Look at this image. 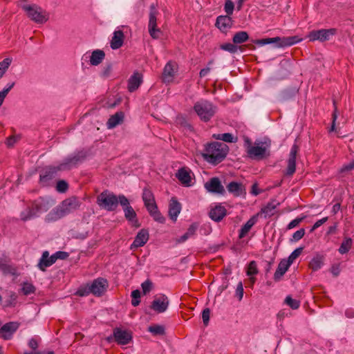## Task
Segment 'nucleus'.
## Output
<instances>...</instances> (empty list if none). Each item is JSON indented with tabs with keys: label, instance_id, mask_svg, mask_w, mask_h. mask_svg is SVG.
Returning a JSON list of instances; mask_svg holds the SVG:
<instances>
[{
	"label": "nucleus",
	"instance_id": "42",
	"mask_svg": "<svg viewBox=\"0 0 354 354\" xmlns=\"http://www.w3.org/2000/svg\"><path fill=\"white\" fill-rule=\"evenodd\" d=\"M91 287L89 283H87L83 286H81L75 292V295L80 297H86L88 295L91 294V291H90Z\"/></svg>",
	"mask_w": 354,
	"mask_h": 354
},
{
	"label": "nucleus",
	"instance_id": "60",
	"mask_svg": "<svg viewBox=\"0 0 354 354\" xmlns=\"http://www.w3.org/2000/svg\"><path fill=\"white\" fill-rule=\"evenodd\" d=\"M304 234H305V230L304 228H301L299 230L296 231L292 234V241H298L304 237Z\"/></svg>",
	"mask_w": 354,
	"mask_h": 354
},
{
	"label": "nucleus",
	"instance_id": "37",
	"mask_svg": "<svg viewBox=\"0 0 354 354\" xmlns=\"http://www.w3.org/2000/svg\"><path fill=\"white\" fill-rule=\"evenodd\" d=\"M52 265L49 261V252L48 251H44L42 253L37 266L41 271H45L46 268Z\"/></svg>",
	"mask_w": 354,
	"mask_h": 354
},
{
	"label": "nucleus",
	"instance_id": "52",
	"mask_svg": "<svg viewBox=\"0 0 354 354\" xmlns=\"http://www.w3.org/2000/svg\"><path fill=\"white\" fill-rule=\"evenodd\" d=\"M68 189V184L64 180H60L57 182L56 189L58 192L65 193Z\"/></svg>",
	"mask_w": 354,
	"mask_h": 354
},
{
	"label": "nucleus",
	"instance_id": "40",
	"mask_svg": "<svg viewBox=\"0 0 354 354\" xmlns=\"http://www.w3.org/2000/svg\"><path fill=\"white\" fill-rule=\"evenodd\" d=\"M352 246V239L351 238H346L341 243L338 251L340 254H344L347 253Z\"/></svg>",
	"mask_w": 354,
	"mask_h": 354
},
{
	"label": "nucleus",
	"instance_id": "51",
	"mask_svg": "<svg viewBox=\"0 0 354 354\" xmlns=\"http://www.w3.org/2000/svg\"><path fill=\"white\" fill-rule=\"evenodd\" d=\"M131 304L133 306L136 307L137 306L139 305L140 301V292L139 290H133L131 292Z\"/></svg>",
	"mask_w": 354,
	"mask_h": 354
},
{
	"label": "nucleus",
	"instance_id": "64",
	"mask_svg": "<svg viewBox=\"0 0 354 354\" xmlns=\"http://www.w3.org/2000/svg\"><path fill=\"white\" fill-rule=\"evenodd\" d=\"M236 295L238 297L239 300L241 301L243 296V286L241 281H239L237 284L236 289Z\"/></svg>",
	"mask_w": 354,
	"mask_h": 354
},
{
	"label": "nucleus",
	"instance_id": "6",
	"mask_svg": "<svg viewBox=\"0 0 354 354\" xmlns=\"http://www.w3.org/2000/svg\"><path fill=\"white\" fill-rule=\"evenodd\" d=\"M301 41V39L298 36H291V37H276L273 38H265L261 39H256L253 40L254 44L259 45H266L270 44H275L277 47L283 48L287 46H290L294 44H296Z\"/></svg>",
	"mask_w": 354,
	"mask_h": 354
},
{
	"label": "nucleus",
	"instance_id": "29",
	"mask_svg": "<svg viewBox=\"0 0 354 354\" xmlns=\"http://www.w3.org/2000/svg\"><path fill=\"white\" fill-rule=\"evenodd\" d=\"M257 221V216H252L240 229L239 233V238H244L246 236V234L249 232V231L251 230L252 226L255 225Z\"/></svg>",
	"mask_w": 354,
	"mask_h": 354
},
{
	"label": "nucleus",
	"instance_id": "44",
	"mask_svg": "<svg viewBox=\"0 0 354 354\" xmlns=\"http://www.w3.org/2000/svg\"><path fill=\"white\" fill-rule=\"evenodd\" d=\"M35 287L31 283L24 282L22 284L21 292L24 295H28L35 293Z\"/></svg>",
	"mask_w": 354,
	"mask_h": 354
},
{
	"label": "nucleus",
	"instance_id": "22",
	"mask_svg": "<svg viewBox=\"0 0 354 354\" xmlns=\"http://www.w3.org/2000/svg\"><path fill=\"white\" fill-rule=\"evenodd\" d=\"M298 88L290 87L282 91L278 95V100L280 102H287L293 100L298 93Z\"/></svg>",
	"mask_w": 354,
	"mask_h": 354
},
{
	"label": "nucleus",
	"instance_id": "32",
	"mask_svg": "<svg viewBox=\"0 0 354 354\" xmlns=\"http://www.w3.org/2000/svg\"><path fill=\"white\" fill-rule=\"evenodd\" d=\"M228 192L232 194L234 196H241L244 191L243 186L241 183L237 182H231L227 185Z\"/></svg>",
	"mask_w": 354,
	"mask_h": 354
},
{
	"label": "nucleus",
	"instance_id": "13",
	"mask_svg": "<svg viewBox=\"0 0 354 354\" xmlns=\"http://www.w3.org/2000/svg\"><path fill=\"white\" fill-rule=\"evenodd\" d=\"M19 323L17 322H10L5 324L0 328V337L5 340L10 339L13 334L19 327Z\"/></svg>",
	"mask_w": 354,
	"mask_h": 354
},
{
	"label": "nucleus",
	"instance_id": "5",
	"mask_svg": "<svg viewBox=\"0 0 354 354\" xmlns=\"http://www.w3.org/2000/svg\"><path fill=\"white\" fill-rule=\"evenodd\" d=\"M194 110L203 122H208L216 113V107L207 100H201L196 102Z\"/></svg>",
	"mask_w": 354,
	"mask_h": 354
},
{
	"label": "nucleus",
	"instance_id": "16",
	"mask_svg": "<svg viewBox=\"0 0 354 354\" xmlns=\"http://www.w3.org/2000/svg\"><path fill=\"white\" fill-rule=\"evenodd\" d=\"M299 151V147L297 145H293L291 147L289 157L288 159V166L286 172V176H291L294 174L296 170V158Z\"/></svg>",
	"mask_w": 354,
	"mask_h": 354
},
{
	"label": "nucleus",
	"instance_id": "50",
	"mask_svg": "<svg viewBox=\"0 0 354 354\" xmlns=\"http://www.w3.org/2000/svg\"><path fill=\"white\" fill-rule=\"evenodd\" d=\"M303 250L302 248H298L295 249L288 257L286 261L291 265L294 261L301 254Z\"/></svg>",
	"mask_w": 354,
	"mask_h": 354
},
{
	"label": "nucleus",
	"instance_id": "48",
	"mask_svg": "<svg viewBox=\"0 0 354 354\" xmlns=\"http://www.w3.org/2000/svg\"><path fill=\"white\" fill-rule=\"evenodd\" d=\"M220 48L221 49L227 51L230 53H235L238 50V47L236 46V44L231 43L223 44L221 45Z\"/></svg>",
	"mask_w": 354,
	"mask_h": 354
},
{
	"label": "nucleus",
	"instance_id": "57",
	"mask_svg": "<svg viewBox=\"0 0 354 354\" xmlns=\"http://www.w3.org/2000/svg\"><path fill=\"white\" fill-rule=\"evenodd\" d=\"M210 317V310L208 308H205L202 312V319L205 326H207L209 324Z\"/></svg>",
	"mask_w": 354,
	"mask_h": 354
},
{
	"label": "nucleus",
	"instance_id": "8",
	"mask_svg": "<svg viewBox=\"0 0 354 354\" xmlns=\"http://www.w3.org/2000/svg\"><path fill=\"white\" fill-rule=\"evenodd\" d=\"M87 151L84 149L75 151L73 153L66 157L59 164V169L70 170L73 167H76L80 163L83 162L87 157Z\"/></svg>",
	"mask_w": 354,
	"mask_h": 354
},
{
	"label": "nucleus",
	"instance_id": "56",
	"mask_svg": "<svg viewBox=\"0 0 354 354\" xmlns=\"http://www.w3.org/2000/svg\"><path fill=\"white\" fill-rule=\"evenodd\" d=\"M152 282L150 280L147 279L144 281L141 285L143 294L146 295L147 293L149 292L152 288Z\"/></svg>",
	"mask_w": 354,
	"mask_h": 354
},
{
	"label": "nucleus",
	"instance_id": "18",
	"mask_svg": "<svg viewBox=\"0 0 354 354\" xmlns=\"http://www.w3.org/2000/svg\"><path fill=\"white\" fill-rule=\"evenodd\" d=\"M205 189L211 193L223 195L225 192L224 187L217 177L212 178L205 184Z\"/></svg>",
	"mask_w": 354,
	"mask_h": 354
},
{
	"label": "nucleus",
	"instance_id": "20",
	"mask_svg": "<svg viewBox=\"0 0 354 354\" xmlns=\"http://www.w3.org/2000/svg\"><path fill=\"white\" fill-rule=\"evenodd\" d=\"M233 21L229 15H221L216 18V26L223 32H226L232 26Z\"/></svg>",
	"mask_w": 354,
	"mask_h": 354
},
{
	"label": "nucleus",
	"instance_id": "47",
	"mask_svg": "<svg viewBox=\"0 0 354 354\" xmlns=\"http://www.w3.org/2000/svg\"><path fill=\"white\" fill-rule=\"evenodd\" d=\"M176 122L180 125L181 127L189 130L192 131V126L187 122L186 118L182 115L178 116L176 118Z\"/></svg>",
	"mask_w": 354,
	"mask_h": 354
},
{
	"label": "nucleus",
	"instance_id": "55",
	"mask_svg": "<svg viewBox=\"0 0 354 354\" xmlns=\"http://www.w3.org/2000/svg\"><path fill=\"white\" fill-rule=\"evenodd\" d=\"M0 269L6 274H14L15 271L11 266L3 262H0Z\"/></svg>",
	"mask_w": 354,
	"mask_h": 354
},
{
	"label": "nucleus",
	"instance_id": "53",
	"mask_svg": "<svg viewBox=\"0 0 354 354\" xmlns=\"http://www.w3.org/2000/svg\"><path fill=\"white\" fill-rule=\"evenodd\" d=\"M234 8V4L231 0H226L224 6V10L226 15L230 16L232 15Z\"/></svg>",
	"mask_w": 354,
	"mask_h": 354
},
{
	"label": "nucleus",
	"instance_id": "11",
	"mask_svg": "<svg viewBox=\"0 0 354 354\" xmlns=\"http://www.w3.org/2000/svg\"><path fill=\"white\" fill-rule=\"evenodd\" d=\"M91 294L95 297L102 296L107 290L109 282L106 279L98 277L89 283Z\"/></svg>",
	"mask_w": 354,
	"mask_h": 354
},
{
	"label": "nucleus",
	"instance_id": "24",
	"mask_svg": "<svg viewBox=\"0 0 354 354\" xmlns=\"http://www.w3.org/2000/svg\"><path fill=\"white\" fill-rule=\"evenodd\" d=\"M142 82V75L134 73L128 80V90L129 92L136 91Z\"/></svg>",
	"mask_w": 354,
	"mask_h": 354
},
{
	"label": "nucleus",
	"instance_id": "7",
	"mask_svg": "<svg viewBox=\"0 0 354 354\" xmlns=\"http://www.w3.org/2000/svg\"><path fill=\"white\" fill-rule=\"evenodd\" d=\"M21 8L26 12L28 17L37 24H43L48 20V12L35 4H24L21 6Z\"/></svg>",
	"mask_w": 354,
	"mask_h": 354
},
{
	"label": "nucleus",
	"instance_id": "43",
	"mask_svg": "<svg viewBox=\"0 0 354 354\" xmlns=\"http://www.w3.org/2000/svg\"><path fill=\"white\" fill-rule=\"evenodd\" d=\"M284 303L290 306L292 310L298 309L300 306V301L297 299H292L290 295L286 297Z\"/></svg>",
	"mask_w": 354,
	"mask_h": 354
},
{
	"label": "nucleus",
	"instance_id": "9",
	"mask_svg": "<svg viewBox=\"0 0 354 354\" xmlns=\"http://www.w3.org/2000/svg\"><path fill=\"white\" fill-rule=\"evenodd\" d=\"M97 204L107 211H114L118 205V197L107 191L102 192L97 198Z\"/></svg>",
	"mask_w": 354,
	"mask_h": 354
},
{
	"label": "nucleus",
	"instance_id": "59",
	"mask_svg": "<svg viewBox=\"0 0 354 354\" xmlns=\"http://www.w3.org/2000/svg\"><path fill=\"white\" fill-rule=\"evenodd\" d=\"M333 104H334V106H335V109H334V111L332 114V124H331V127H330V131H335V122H336V120H337V106L335 105V101L333 100Z\"/></svg>",
	"mask_w": 354,
	"mask_h": 354
},
{
	"label": "nucleus",
	"instance_id": "34",
	"mask_svg": "<svg viewBox=\"0 0 354 354\" xmlns=\"http://www.w3.org/2000/svg\"><path fill=\"white\" fill-rule=\"evenodd\" d=\"M105 53L102 50H95L92 52L90 57V63L93 66L99 65L104 59Z\"/></svg>",
	"mask_w": 354,
	"mask_h": 354
},
{
	"label": "nucleus",
	"instance_id": "46",
	"mask_svg": "<svg viewBox=\"0 0 354 354\" xmlns=\"http://www.w3.org/2000/svg\"><path fill=\"white\" fill-rule=\"evenodd\" d=\"M148 330L154 335H162L165 334V328L160 325L150 326Z\"/></svg>",
	"mask_w": 354,
	"mask_h": 354
},
{
	"label": "nucleus",
	"instance_id": "41",
	"mask_svg": "<svg viewBox=\"0 0 354 354\" xmlns=\"http://www.w3.org/2000/svg\"><path fill=\"white\" fill-rule=\"evenodd\" d=\"M144 204L147 203H151L155 201L153 192L149 188H144L142 196Z\"/></svg>",
	"mask_w": 354,
	"mask_h": 354
},
{
	"label": "nucleus",
	"instance_id": "15",
	"mask_svg": "<svg viewBox=\"0 0 354 354\" xmlns=\"http://www.w3.org/2000/svg\"><path fill=\"white\" fill-rule=\"evenodd\" d=\"M113 335L115 341L120 345L128 344L132 339L131 333L128 330H122L120 328H114Z\"/></svg>",
	"mask_w": 354,
	"mask_h": 354
},
{
	"label": "nucleus",
	"instance_id": "12",
	"mask_svg": "<svg viewBox=\"0 0 354 354\" xmlns=\"http://www.w3.org/2000/svg\"><path fill=\"white\" fill-rule=\"evenodd\" d=\"M336 33V28L320 29L310 32L308 37L310 41L318 40L323 42L328 41L330 37L335 35Z\"/></svg>",
	"mask_w": 354,
	"mask_h": 354
},
{
	"label": "nucleus",
	"instance_id": "58",
	"mask_svg": "<svg viewBox=\"0 0 354 354\" xmlns=\"http://www.w3.org/2000/svg\"><path fill=\"white\" fill-rule=\"evenodd\" d=\"M112 71V65L111 64H106L102 70L101 76L106 78L110 76Z\"/></svg>",
	"mask_w": 354,
	"mask_h": 354
},
{
	"label": "nucleus",
	"instance_id": "4",
	"mask_svg": "<svg viewBox=\"0 0 354 354\" xmlns=\"http://www.w3.org/2000/svg\"><path fill=\"white\" fill-rule=\"evenodd\" d=\"M244 147L248 156L251 159L262 160L270 156L269 148L270 147V141H259L256 140L254 145H252L251 140L245 136L243 138Z\"/></svg>",
	"mask_w": 354,
	"mask_h": 354
},
{
	"label": "nucleus",
	"instance_id": "23",
	"mask_svg": "<svg viewBox=\"0 0 354 354\" xmlns=\"http://www.w3.org/2000/svg\"><path fill=\"white\" fill-rule=\"evenodd\" d=\"M149 240V232L146 229H142L136 235L132 245L131 248H139L143 246Z\"/></svg>",
	"mask_w": 354,
	"mask_h": 354
},
{
	"label": "nucleus",
	"instance_id": "2",
	"mask_svg": "<svg viewBox=\"0 0 354 354\" xmlns=\"http://www.w3.org/2000/svg\"><path fill=\"white\" fill-rule=\"evenodd\" d=\"M81 202L76 196L64 200L58 206L53 209L46 216L48 222L57 221L79 209Z\"/></svg>",
	"mask_w": 354,
	"mask_h": 354
},
{
	"label": "nucleus",
	"instance_id": "62",
	"mask_svg": "<svg viewBox=\"0 0 354 354\" xmlns=\"http://www.w3.org/2000/svg\"><path fill=\"white\" fill-rule=\"evenodd\" d=\"M118 203L122 206L123 209L124 207H131L129 204V201L128 198L124 195H119L118 197Z\"/></svg>",
	"mask_w": 354,
	"mask_h": 354
},
{
	"label": "nucleus",
	"instance_id": "14",
	"mask_svg": "<svg viewBox=\"0 0 354 354\" xmlns=\"http://www.w3.org/2000/svg\"><path fill=\"white\" fill-rule=\"evenodd\" d=\"M169 301L165 295H160L156 297L151 302V308L158 313L166 311L169 306Z\"/></svg>",
	"mask_w": 354,
	"mask_h": 354
},
{
	"label": "nucleus",
	"instance_id": "25",
	"mask_svg": "<svg viewBox=\"0 0 354 354\" xmlns=\"http://www.w3.org/2000/svg\"><path fill=\"white\" fill-rule=\"evenodd\" d=\"M176 178L178 180L185 186H191L192 178L190 176V171L185 168H180L178 169L176 174Z\"/></svg>",
	"mask_w": 354,
	"mask_h": 354
},
{
	"label": "nucleus",
	"instance_id": "19",
	"mask_svg": "<svg viewBox=\"0 0 354 354\" xmlns=\"http://www.w3.org/2000/svg\"><path fill=\"white\" fill-rule=\"evenodd\" d=\"M227 214V209L221 204L215 205L212 207L209 213V216L212 220L216 222H220Z\"/></svg>",
	"mask_w": 354,
	"mask_h": 354
},
{
	"label": "nucleus",
	"instance_id": "54",
	"mask_svg": "<svg viewBox=\"0 0 354 354\" xmlns=\"http://www.w3.org/2000/svg\"><path fill=\"white\" fill-rule=\"evenodd\" d=\"M150 216L151 217H153V218L160 223H164L165 221V217L161 214V213L160 212V211L158 209H157L156 211L155 212H153V213H151L150 214Z\"/></svg>",
	"mask_w": 354,
	"mask_h": 354
},
{
	"label": "nucleus",
	"instance_id": "61",
	"mask_svg": "<svg viewBox=\"0 0 354 354\" xmlns=\"http://www.w3.org/2000/svg\"><path fill=\"white\" fill-rule=\"evenodd\" d=\"M306 218L305 216H303L300 218H296L295 219L292 220V221H290L289 223V224L287 226V229L288 230H290V229H292L295 227H297V225H299V224L303 221V220Z\"/></svg>",
	"mask_w": 354,
	"mask_h": 354
},
{
	"label": "nucleus",
	"instance_id": "28",
	"mask_svg": "<svg viewBox=\"0 0 354 354\" xmlns=\"http://www.w3.org/2000/svg\"><path fill=\"white\" fill-rule=\"evenodd\" d=\"M290 266V263H288L286 259H282L277 267V270L274 274V280L275 281H279L281 277L284 275L286 271L288 270Z\"/></svg>",
	"mask_w": 354,
	"mask_h": 354
},
{
	"label": "nucleus",
	"instance_id": "10",
	"mask_svg": "<svg viewBox=\"0 0 354 354\" xmlns=\"http://www.w3.org/2000/svg\"><path fill=\"white\" fill-rule=\"evenodd\" d=\"M158 12L154 4L150 6V12L149 15L148 31L151 37L153 39H158L162 35V31L157 26V15Z\"/></svg>",
	"mask_w": 354,
	"mask_h": 354
},
{
	"label": "nucleus",
	"instance_id": "31",
	"mask_svg": "<svg viewBox=\"0 0 354 354\" xmlns=\"http://www.w3.org/2000/svg\"><path fill=\"white\" fill-rule=\"evenodd\" d=\"M174 76V66L169 62L164 67L162 76V81L165 83H169L172 81Z\"/></svg>",
	"mask_w": 354,
	"mask_h": 354
},
{
	"label": "nucleus",
	"instance_id": "39",
	"mask_svg": "<svg viewBox=\"0 0 354 354\" xmlns=\"http://www.w3.org/2000/svg\"><path fill=\"white\" fill-rule=\"evenodd\" d=\"M213 137L216 140H221L225 142H236L237 138H234V136L230 133L214 134Z\"/></svg>",
	"mask_w": 354,
	"mask_h": 354
},
{
	"label": "nucleus",
	"instance_id": "38",
	"mask_svg": "<svg viewBox=\"0 0 354 354\" xmlns=\"http://www.w3.org/2000/svg\"><path fill=\"white\" fill-rule=\"evenodd\" d=\"M249 39V35L245 31H239L234 34L232 38L234 44H240Z\"/></svg>",
	"mask_w": 354,
	"mask_h": 354
},
{
	"label": "nucleus",
	"instance_id": "49",
	"mask_svg": "<svg viewBox=\"0 0 354 354\" xmlns=\"http://www.w3.org/2000/svg\"><path fill=\"white\" fill-rule=\"evenodd\" d=\"M10 64L11 59L9 58H6L0 62V78L4 75Z\"/></svg>",
	"mask_w": 354,
	"mask_h": 354
},
{
	"label": "nucleus",
	"instance_id": "33",
	"mask_svg": "<svg viewBox=\"0 0 354 354\" xmlns=\"http://www.w3.org/2000/svg\"><path fill=\"white\" fill-rule=\"evenodd\" d=\"M324 257L322 255L317 254L309 262V268L314 272L319 270L324 265Z\"/></svg>",
	"mask_w": 354,
	"mask_h": 354
},
{
	"label": "nucleus",
	"instance_id": "63",
	"mask_svg": "<svg viewBox=\"0 0 354 354\" xmlns=\"http://www.w3.org/2000/svg\"><path fill=\"white\" fill-rule=\"evenodd\" d=\"M145 206L146 207L147 211L149 212V214L153 213V212L156 211L158 209V206L156 203V201H152L151 203H145Z\"/></svg>",
	"mask_w": 354,
	"mask_h": 354
},
{
	"label": "nucleus",
	"instance_id": "1",
	"mask_svg": "<svg viewBox=\"0 0 354 354\" xmlns=\"http://www.w3.org/2000/svg\"><path fill=\"white\" fill-rule=\"evenodd\" d=\"M55 201L48 197H39L31 202L24 211L20 213V219L26 222L36 217L40 214L47 212L53 205Z\"/></svg>",
	"mask_w": 354,
	"mask_h": 354
},
{
	"label": "nucleus",
	"instance_id": "36",
	"mask_svg": "<svg viewBox=\"0 0 354 354\" xmlns=\"http://www.w3.org/2000/svg\"><path fill=\"white\" fill-rule=\"evenodd\" d=\"M278 205L279 203H277L274 201L268 203L266 206H264L261 209V213L264 214L265 218L273 216L274 214V210Z\"/></svg>",
	"mask_w": 354,
	"mask_h": 354
},
{
	"label": "nucleus",
	"instance_id": "35",
	"mask_svg": "<svg viewBox=\"0 0 354 354\" xmlns=\"http://www.w3.org/2000/svg\"><path fill=\"white\" fill-rule=\"evenodd\" d=\"M198 227V224L196 223H192L189 228L187 229V231L181 236L178 240V243H183L185 241H187L189 237L194 236Z\"/></svg>",
	"mask_w": 354,
	"mask_h": 354
},
{
	"label": "nucleus",
	"instance_id": "26",
	"mask_svg": "<svg viewBox=\"0 0 354 354\" xmlns=\"http://www.w3.org/2000/svg\"><path fill=\"white\" fill-rule=\"evenodd\" d=\"M124 35L122 30H115L111 41V48L113 50L120 48L124 43Z\"/></svg>",
	"mask_w": 354,
	"mask_h": 354
},
{
	"label": "nucleus",
	"instance_id": "30",
	"mask_svg": "<svg viewBox=\"0 0 354 354\" xmlns=\"http://www.w3.org/2000/svg\"><path fill=\"white\" fill-rule=\"evenodd\" d=\"M124 114L122 111H118L111 115L107 122V127L113 129L123 122Z\"/></svg>",
	"mask_w": 354,
	"mask_h": 354
},
{
	"label": "nucleus",
	"instance_id": "21",
	"mask_svg": "<svg viewBox=\"0 0 354 354\" xmlns=\"http://www.w3.org/2000/svg\"><path fill=\"white\" fill-rule=\"evenodd\" d=\"M181 211V204L176 200V198H171L169 205V216L174 221L176 222L178 214Z\"/></svg>",
	"mask_w": 354,
	"mask_h": 354
},
{
	"label": "nucleus",
	"instance_id": "17",
	"mask_svg": "<svg viewBox=\"0 0 354 354\" xmlns=\"http://www.w3.org/2000/svg\"><path fill=\"white\" fill-rule=\"evenodd\" d=\"M59 165L56 167H48L46 168L41 174H40V183L44 186H47L53 178H55L56 174L59 171H63V169H59Z\"/></svg>",
	"mask_w": 354,
	"mask_h": 354
},
{
	"label": "nucleus",
	"instance_id": "3",
	"mask_svg": "<svg viewBox=\"0 0 354 354\" xmlns=\"http://www.w3.org/2000/svg\"><path fill=\"white\" fill-rule=\"evenodd\" d=\"M228 151L229 147L226 144L212 142L205 146L202 156L209 163L216 165L225 158Z\"/></svg>",
	"mask_w": 354,
	"mask_h": 354
},
{
	"label": "nucleus",
	"instance_id": "45",
	"mask_svg": "<svg viewBox=\"0 0 354 354\" xmlns=\"http://www.w3.org/2000/svg\"><path fill=\"white\" fill-rule=\"evenodd\" d=\"M259 272L257 265L255 261H252L249 263L246 274L248 276H254Z\"/></svg>",
	"mask_w": 354,
	"mask_h": 354
},
{
	"label": "nucleus",
	"instance_id": "27",
	"mask_svg": "<svg viewBox=\"0 0 354 354\" xmlns=\"http://www.w3.org/2000/svg\"><path fill=\"white\" fill-rule=\"evenodd\" d=\"M124 216L126 219L129 221L131 225L134 227H138L140 226V223L137 218V215L133 209V208L131 207H127L124 208Z\"/></svg>",
	"mask_w": 354,
	"mask_h": 354
}]
</instances>
